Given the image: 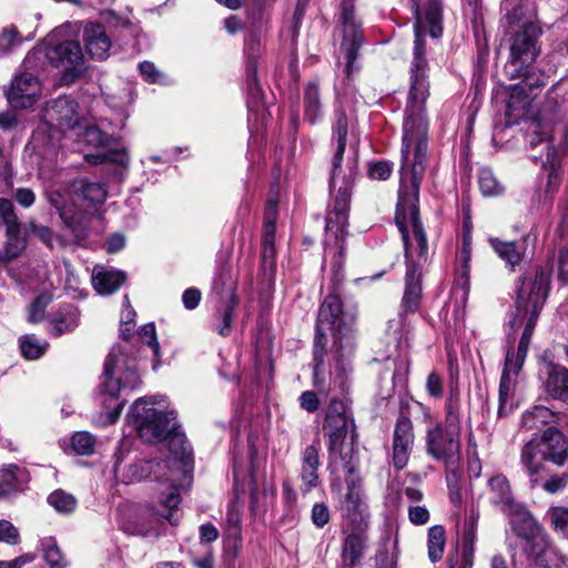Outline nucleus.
<instances>
[{
  "mask_svg": "<svg viewBox=\"0 0 568 568\" xmlns=\"http://www.w3.org/2000/svg\"><path fill=\"white\" fill-rule=\"evenodd\" d=\"M402 145V185L395 222L402 234L406 258L403 312L414 313L422 298V266L427 261L428 243L418 217V193L428 149V121L425 103L429 97L428 73H409Z\"/></svg>",
  "mask_w": 568,
  "mask_h": 568,
  "instance_id": "1",
  "label": "nucleus"
},
{
  "mask_svg": "<svg viewBox=\"0 0 568 568\" xmlns=\"http://www.w3.org/2000/svg\"><path fill=\"white\" fill-rule=\"evenodd\" d=\"M160 396H151L136 399L130 408L128 420L145 442L168 439L172 459L140 460L131 465L130 470L138 480L153 475L156 481L166 485L159 491V515L172 527H176L181 519V497L178 476L172 466L179 463L183 473L190 471L193 466V453L185 435L175 430V413L164 414L154 408Z\"/></svg>",
  "mask_w": 568,
  "mask_h": 568,
  "instance_id": "2",
  "label": "nucleus"
},
{
  "mask_svg": "<svg viewBox=\"0 0 568 568\" xmlns=\"http://www.w3.org/2000/svg\"><path fill=\"white\" fill-rule=\"evenodd\" d=\"M355 318V311L346 310L337 295L327 296L320 307L313 347V385L321 395L347 388L354 348L351 328Z\"/></svg>",
  "mask_w": 568,
  "mask_h": 568,
  "instance_id": "3",
  "label": "nucleus"
},
{
  "mask_svg": "<svg viewBox=\"0 0 568 568\" xmlns=\"http://www.w3.org/2000/svg\"><path fill=\"white\" fill-rule=\"evenodd\" d=\"M510 0H504L501 7L507 10L508 23L518 26L509 40V57L506 72L511 79L523 78V81L510 88L508 112L525 110L527 106V89L532 91L545 83L539 79L534 81L530 69L540 53L539 37L541 29L532 20L534 8L519 4L509 11Z\"/></svg>",
  "mask_w": 568,
  "mask_h": 568,
  "instance_id": "4",
  "label": "nucleus"
},
{
  "mask_svg": "<svg viewBox=\"0 0 568 568\" xmlns=\"http://www.w3.org/2000/svg\"><path fill=\"white\" fill-rule=\"evenodd\" d=\"M101 402L105 407V423L118 420L125 399L123 393L132 390L140 385V376L134 358L129 357L122 346L114 345L104 363Z\"/></svg>",
  "mask_w": 568,
  "mask_h": 568,
  "instance_id": "5",
  "label": "nucleus"
},
{
  "mask_svg": "<svg viewBox=\"0 0 568 568\" xmlns=\"http://www.w3.org/2000/svg\"><path fill=\"white\" fill-rule=\"evenodd\" d=\"M423 409L426 427V452L435 460L443 462L446 469L455 468L460 458V419L457 413L448 407L445 424L434 422L429 408L419 404Z\"/></svg>",
  "mask_w": 568,
  "mask_h": 568,
  "instance_id": "6",
  "label": "nucleus"
},
{
  "mask_svg": "<svg viewBox=\"0 0 568 568\" xmlns=\"http://www.w3.org/2000/svg\"><path fill=\"white\" fill-rule=\"evenodd\" d=\"M568 458V440L557 427H548L539 442L530 440L521 449L520 463L531 487L539 484L545 469L542 460L562 466Z\"/></svg>",
  "mask_w": 568,
  "mask_h": 568,
  "instance_id": "7",
  "label": "nucleus"
},
{
  "mask_svg": "<svg viewBox=\"0 0 568 568\" xmlns=\"http://www.w3.org/2000/svg\"><path fill=\"white\" fill-rule=\"evenodd\" d=\"M351 200V186L343 182L334 195L333 206L326 217L325 254L338 255L335 262L342 265L345 247L346 226L348 224V206Z\"/></svg>",
  "mask_w": 568,
  "mask_h": 568,
  "instance_id": "8",
  "label": "nucleus"
},
{
  "mask_svg": "<svg viewBox=\"0 0 568 568\" xmlns=\"http://www.w3.org/2000/svg\"><path fill=\"white\" fill-rule=\"evenodd\" d=\"M550 273L542 267L536 270L534 280L520 281L516 293L517 312L528 315L525 329L534 332L540 310L548 296Z\"/></svg>",
  "mask_w": 568,
  "mask_h": 568,
  "instance_id": "9",
  "label": "nucleus"
},
{
  "mask_svg": "<svg viewBox=\"0 0 568 568\" xmlns=\"http://www.w3.org/2000/svg\"><path fill=\"white\" fill-rule=\"evenodd\" d=\"M44 54L48 61L61 70V82L71 84L85 71V61L79 42L68 40L53 44L51 39L45 43Z\"/></svg>",
  "mask_w": 568,
  "mask_h": 568,
  "instance_id": "10",
  "label": "nucleus"
},
{
  "mask_svg": "<svg viewBox=\"0 0 568 568\" xmlns=\"http://www.w3.org/2000/svg\"><path fill=\"white\" fill-rule=\"evenodd\" d=\"M555 131L541 125L540 122L532 123V130L528 135V145L530 150V159L535 162L541 161L544 168L549 169L548 185H557L558 176L556 166L559 163V153L567 145L555 146Z\"/></svg>",
  "mask_w": 568,
  "mask_h": 568,
  "instance_id": "11",
  "label": "nucleus"
},
{
  "mask_svg": "<svg viewBox=\"0 0 568 568\" xmlns=\"http://www.w3.org/2000/svg\"><path fill=\"white\" fill-rule=\"evenodd\" d=\"M509 545L520 547L534 559L536 568H556L559 562L557 551L550 546L547 535H513Z\"/></svg>",
  "mask_w": 568,
  "mask_h": 568,
  "instance_id": "12",
  "label": "nucleus"
},
{
  "mask_svg": "<svg viewBox=\"0 0 568 568\" xmlns=\"http://www.w3.org/2000/svg\"><path fill=\"white\" fill-rule=\"evenodd\" d=\"M524 361L515 357V351L508 349L499 383L498 416H508L514 408L513 396Z\"/></svg>",
  "mask_w": 568,
  "mask_h": 568,
  "instance_id": "13",
  "label": "nucleus"
},
{
  "mask_svg": "<svg viewBox=\"0 0 568 568\" xmlns=\"http://www.w3.org/2000/svg\"><path fill=\"white\" fill-rule=\"evenodd\" d=\"M41 85L38 78L30 72L14 77L7 93L9 104L14 109H27L34 105L40 97Z\"/></svg>",
  "mask_w": 568,
  "mask_h": 568,
  "instance_id": "14",
  "label": "nucleus"
},
{
  "mask_svg": "<svg viewBox=\"0 0 568 568\" xmlns=\"http://www.w3.org/2000/svg\"><path fill=\"white\" fill-rule=\"evenodd\" d=\"M544 392L552 399L568 404V369L552 362H544L539 368Z\"/></svg>",
  "mask_w": 568,
  "mask_h": 568,
  "instance_id": "15",
  "label": "nucleus"
},
{
  "mask_svg": "<svg viewBox=\"0 0 568 568\" xmlns=\"http://www.w3.org/2000/svg\"><path fill=\"white\" fill-rule=\"evenodd\" d=\"M344 41L341 45L344 65L343 74L349 79L352 73L358 68L355 65L358 57V50L362 44V36L358 32L352 12L347 9L343 10Z\"/></svg>",
  "mask_w": 568,
  "mask_h": 568,
  "instance_id": "16",
  "label": "nucleus"
},
{
  "mask_svg": "<svg viewBox=\"0 0 568 568\" xmlns=\"http://www.w3.org/2000/svg\"><path fill=\"white\" fill-rule=\"evenodd\" d=\"M414 444L413 423L406 416L398 417L393 438V464L396 469H403L409 459Z\"/></svg>",
  "mask_w": 568,
  "mask_h": 568,
  "instance_id": "17",
  "label": "nucleus"
},
{
  "mask_svg": "<svg viewBox=\"0 0 568 568\" xmlns=\"http://www.w3.org/2000/svg\"><path fill=\"white\" fill-rule=\"evenodd\" d=\"M333 141L336 143L335 153L332 162V174L329 186L333 191L337 185V172L341 169V163L343 160V154L346 146V139L348 132V116L343 109H337L335 111V120L333 122Z\"/></svg>",
  "mask_w": 568,
  "mask_h": 568,
  "instance_id": "18",
  "label": "nucleus"
},
{
  "mask_svg": "<svg viewBox=\"0 0 568 568\" xmlns=\"http://www.w3.org/2000/svg\"><path fill=\"white\" fill-rule=\"evenodd\" d=\"M78 103L70 97H59L45 110V118L61 129H74L78 125Z\"/></svg>",
  "mask_w": 568,
  "mask_h": 568,
  "instance_id": "19",
  "label": "nucleus"
},
{
  "mask_svg": "<svg viewBox=\"0 0 568 568\" xmlns=\"http://www.w3.org/2000/svg\"><path fill=\"white\" fill-rule=\"evenodd\" d=\"M342 467L346 470L345 481L347 486L344 507L348 511L362 514L364 504L361 478L357 475L358 463L351 456L348 460H345L344 464H342Z\"/></svg>",
  "mask_w": 568,
  "mask_h": 568,
  "instance_id": "20",
  "label": "nucleus"
},
{
  "mask_svg": "<svg viewBox=\"0 0 568 568\" xmlns=\"http://www.w3.org/2000/svg\"><path fill=\"white\" fill-rule=\"evenodd\" d=\"M83 40L92 59L102 61L109 57L111 40L102 24L89 22L84 28Z\"/></svg>",
  "mask_w": 568,
  "mask_h": 568,
  "instance_id": "21",
  "label": "nucleus"
},
{
  "mask_svg": "<svg viewBox=\"0 0 568 568\" xmlns=\"http://www.w3.org/2000/svg\"><path fill=\"white\" fill-rule=\"evenodd\" d=\"M301 462V490L307 494L318 485L320 448L315 445L306 446L302 452Z\"/></svg>",
  "mask_w": 568,
  "mask_h": 568,
  "instance_id": "22",
  "label": "nucleus"
},
{
  "mask_svg": "<svg viewBox=\"0 0 568 568\" xmlns=\"http://www.w3.org/2000/svg\"><path fill=\"white\" fill-rule=\"evenodd\" d=\"M29 481L26 468L16 464L4 465L0 469V499L22 491Z\"/></svg>",
  "mask_w": 568,
  "mask_h": 568,
  "instance_id": "23",
  "label": "nucleus"
},
{
  "mask_svg": "<svg viewBox=\"0 0 568 568\" xmlns=\"http://www.w3.org/2000/svg\"><path fill=\"white\" fill-rule=\"evenodd\" d=\"M489 501L503 510L511 509L515 503L508 478L503 474H496L487 483Z\"/></svg>",
  "mask_w": 568,
  "mask_h": 568,
  "instance_id": "24",
  "label": "nucleus"
},
{
  "mask_svg": "<svg viewBox=\"0 0 568 568\" xmlns=\"http://www.w3.org/2000/svg\"><path fill=\"white\" fill-rule=\"evenodd\" d=\"M562 416L546 406H535L526 410L521 417V426L529 430H540L542 427H556L561 424Z\"/></svg>",
  "mask_w": 568,
  "mask_h": 568,
  "instance_id": "25",
  "label": "nucleus"
},
{
  "mask_svg": "<svg viewBox=\"0 0 568 568\" xmlns=\"http://www.w3.org/2000/svg\"><path fill=\"white\" fill-rule=\"evenodd\" d=\"M91 281L99 294L111 295L124 283L125 274L112 268L94 267Z\"/></svg>",
  "mask_w": 568,
  "mask_h": 568,
  "instance_id": "26",
  "label": "nucleus"
},
{
  "mask_svg": "<svg viewBox=\"0 0 568 568\" xmlns=\"http://www.w3.org/2000/svg\"><path fill=\"white\" fill-rule=\"evenodd\" d=\"M48 200L58 210L61 220L69 229L77 231L85 225L87 215L74 211L72 205H67L60 192L49 193Z\"/></svg>",
  "mask_w": 568,
  "mask_h": 568,
  "instance_id": "27",
  "label": "nucleus"
},
{
  "mask_svg": "<svg viewBox=\"0 0 568 568\" xmlns=\"http://www.w3.org/2000/svg\"><path fill=\"white\" fill-rule=\"evenodd\" d=\"M239 298L236 295L230 296L225 300L221 307L216 311L213 318L212 328L220 336H229L232 332L235 308L237 307Z\"/></svg>",
  "mask_w": 568,
  "mask_h": 568,
  "instance_id": "28",
  "label": "nucleus"
},
{
  "mask_svg": "<svg viewBox=\"0 0 568 568\" xmlns=\"http://www.w3.org/2000/svg\"><path fill=\"white\" fill-rule=\"evenodd\" d=\"M323 427H352L355 430L354 419L345 402L332 398Z\"/></svg>",
  "mask_w": 568,
  "mask_h": 568,
  "instance_id": "29",
  "label": "nucleus"
},
{
  "mask_svg": "<svg viewBox=\"0 0 568 568\" xmlns=\"http://www.w3.org/2000/svg\"><path fill=\"white\" fill-rule=\"evenodd\" d=\"M21 230L6 231V242L0 250V264L8 265L18 258L27 247V237L21 236Z\"/></svg>",
  "mask_w": 568,
  "mask_h": 568,
  "instance_id": "30",
  "label": "nucleus"
},
{
  "mask_svg": "<svg viewBox=\"0 0 568 568\" xmlns=\"http://www.w3.org/2000/svg\"><path fill=\"white\" fill-rule=\"evenodd\" d=\"M489 244L494 248L495 253L514 270L524 257V248L516 242L501 241L496 237L489 239Z\"/></svg>",
  "mask_w": 568,
  "mask_h": 568,
  "instance_id": "31",
  "label": "nucleus"
},
{
  "mask_svg": "<svg viewBox=\"0 0 568 568\" xmlns=\"http://www.w3.org/2000/svg\"><path fill=\"white\" fill-rule=\"evenodd\" d=\"M50 323L52 325V335L60 336L64 333H70L78 326L79 311L74 306H68L54 313Z\"/></svg>",
  "mask_w": 568,
  "mask_h": 568,
  "instance_id": "32",
  "label": "nucleus"
},
{
  "mask_svg": "<svg viewBox=\"0 0 568 568\" xmlns=\"http://www.w3.org/2000/svg\"><path fill=\"white\" fill-rule=\"evenodd\" d=\"M367 548L366 535H347L344 541L342 560L345 565L354 566L363 557Z\"/></svg>",
  "mask_w": 568,
  "mask_h": 568,
  "instance_id": "33",
  "label": "nucleus"
},
{
  "mask_svg": "<svg viewBox=\"0 0 568 568\" xmlns=\"http://www.w3.org/2000/svg\"><path fill=\"white\" fill-rule=\"evenodd\" d=\"M323 115V108L318 85L310 82L304 90V116L315 123Z\"/></svg>",
  "mask_w": 568,
  "mask_h": 568,
  "instance_id": "34",
  "label": "nucleus"
},
{
  "mask_svg": "<svg viewBox=\"0 0 568 568\" xmlns=\"http://www.w3.org/2000/svg\"><path fill=\"white\" fill-rule=\"evenodd\" d=\"M325 435L328 437V452L332 459H335L338 455L341 463L344 464L349 457H353L352 453H343L342 445L347 433H353L352 427H323Z\"/></svg>",
  "mask_w": 568,
  "mask_h": 568,
  "instance_id": "35",
  "label": "nucleus"
},
{
  "mask_svg": "<svg viewBox=\"0 0 568 568\" xmlns=\"http://www.w3.org/2000/svg\"><path fill=\"white\" fill-rule=\"evenodd\" d=\"M510 510V524L515 532H535L538 529L536 520L527 509L514 504Z\"/></svg>",
  "mask_w": 568,
  "mask_h": 568,
  "instance_id": "36",
  "label": "nucleus"
},
{
  "mask_svg": "<svg viewBox=\"0 0 568 568\" xmlns=\"http://www.w3.org/2000/svg\"><path fill=\"white\" fill-rule=\"evenodd\" d=\"M47 501L59 514H71L78 506L77 498L63 489L52 491L48 496Z\"/></svg>",
  "mask_w": 568,
  "mask_h": 568,
  "instance_id": "37",
  "label": "nucleus"
},
{
  "mask_svg": "<svg viewBox=\"0 0 568 568\" xmlns=\"http://www.w3.org/2000/svg\"><path fill=\"white\" fill-rule=\"evenodd\" d=\"M48 343L39 341L34 335H23L20 337V351L27 359H38L47 351Z\"/></svg>",
  "mask_w": 568,
  "mask_h": 568,
  "instance_id": "38",
  "label": "nucleus"
},
{
  "mask_svg": "<svg viewBox=\"0 0 568 568\" xmlns=\"http://www.w3.org/2000/svg\"><path fill=\"white\" fill-rule=\"evenodd\" d=\"M80 193L90 203L101 204L108 196V191L104 184L100 182L81 181Z\"/></svg>",
  "mask_w": 568,
  "mask_h": 568,
  "instance_id": "39",
  "label": "nucleus"
},
{
  "mask_svg": "<svg viewBox=\"0 0 568 568\" xmlns=\"http://www.w3.org/2000/svg\"><path fill=\"white\" fill-rule=\"evenodd\" d=\"M478 184L481 193L486 196H496L503 192V186L490 169H481L478 175Z\"/></svg>",
  "mask_w": 568,
  "mask_h": 568,
  "instance_id": "40",
  "label": "nucleus"
},
{
  "mask_svg": "<svg viewBox=\"0 0 568 568\" xmlns=\"http://www.w3.org/2000/svg\"><path fill=\"white\" fill-rule=\"evenodd\" d=\"M95 438L87 432H78L71 438V447L77 455H91L94 450Z\"/></svg>",
  "mask_w": 568,
  "mask_h": 568,
  "instance_id": "41",
  "label": "nucleus"
},
{
  "mask_svg": "<svg viewBox=\"0 0 568 568\" xmlns=\"http://www.w3.org/2000/svg\"><path fill=\"white\" fill-rule=\"evenodd\" d=\"M0 219L6 231L21 230V223L16 214L13 203L8 199H0Z\"/></svg>",
  "mask_w": 568,
  "mask_h": 568,
  "instance_id": "42",
  "label": "nucleus"
},
{
  "mask_svg": "<svg viewBox=\"0 0 568 568\" xmlns=\"http://www.w3.org/2000/svg\"><path fill=\"white\" fill-rule=\"evenodd\" d=\"M213 288L217 294H225L226 300L235 295V281L230 270L223 268L214 280Z\"/></svg>",
  "mask_w": 568,
  "mask_h": 568,
  "instance_id": "43",
  "label": "nucleus"
},
{
  "mask_svg": "<svg viewBox=\"0 0 568 568\" xmlns=\"http://www.w3.org/2000/svg\"><path fill=\"white\" fill-rule=\"evenodd\" d=\"M479 519V506L471 503L463 519L457 523V529L460 532H475Z\"/></svg>",
  "mask_w": 568,
  "mask_h": 568,
  "instance_id": "44",
  "label": "nucleus"
},
{
  "mask_svg": "<svg viewBox=\"0 0 568 568\" xmlns=\"http://www.w3.org/2000/svg\"><path fill=\"white\" fill-rule=\"evenodd\" d=\"M547 518L555 530L568 532V507H551L547 511Z\"/></svg>",
  "mask_w": 568,
  "mask_h": 568,
  "instance_id": "45",
  "label": "nucleus"
},
{
  "mask_svg": "<svg viewBox=\"0 0 568 568\" xmlns=\"http://www.w3.org/2000/svg\"><path fill=\"white\" fill-rule=\"evenodd\" d=\"M44 559L50 568H64L67 565L63 555L54 544L53 538H50L45 545Z\"/></svg>",
  "mask_w": 568,
  "mask_h": 568,
  "instance_id": "46",
  "label": "nucleus"
},
{
  "mask_svg": "<svg viewBox=\"0 0 568 568\" xmlns=\"http://www.w3.org/2000/svg\"><path fill=\"white\" fill-rule=\"evenodd\" d=\"M88 161L93 163L110 161L121 166H125L129 163V156L124 151H111L108 153H97L93 155H87Z\"/></svg>",
  "mask_w": 568,
  "mask_h": 568,
  "instance_id": "47",
  "label": "nucleus"
},
{
  "mask_svg": "<svg viewBox=\"0 0 568 568\" xmlns=\"http://www.w3.org/2000/svg\"><path fill=\"white\" fill-rule=\"evenodd\" d=\"M101 18L110 28H113V29H121V28L130 29L133 26V23L129 17L121 16L111 9L104 10L101 13Z\"/></svg>",
  "mask_w": 568,
  "mask_h": 568,
  "instance_id": "48",
  "label": "nucleus"
},
{
  "mask_svg": "<svg viewBox=\"0 0 568 568\" xmlns=\"http://www.w3.org/2000/svg\"><path fill=\"white\" fill-rule=\"evenodd\" d=\"M475 537L469 535L462 542L460 564L458 568H473Z\"/></svg>",
  "mask_w": 568,
  "mask_h": 568,
  "instance_id": "49",
  "label": "nucleus"
},
{
  "mask_svg": "<svg viewBox=\"0 0 568 568\" xmlns=\"http://www.w3.org/2000/svg\"><path fill=\"white\" fill-rule=\"evenodd\" d=\"M21 42V37L14 27L4 28L0 34V53H6Z\"/></svg>",
  "mask_w": 568,
  "mask_h": 568,
  "instance_id": "50",
  "label": "nucleus"
},
{
  "mask_svg": "<svg viewBox=\"0 0 568 568\" xmlns=\"http://www.w3.org/2000/svg\"><path fill=\"white\" fill-rule=\"evenodd\" d=\"M428 557L433 562L442 559L445 548L444 535H428Z\"/></svg>",
  "mask_w": 568,
  "mask_h": 568,
  "instance_id": "51",
  "label": "nucleus"
},
{
  "mask_svg": "<svg viewBox=\"0 0 568 568\" xmlns=\"http://www.w3.org/2000/svg\"><path fill=\"white\" fill-rule=\"evenodd\" d=\"M140 334V337L141 339L148 344L155 356L159 355V352H160V345H159V342L156 339V332H155V326L153 323H148L145 325H143L139 332Z\"/></svg>",
  "mask_w": 568,
  "mask_h": 568,
  "instance_id": "52",
  "label": "nucleus"
},
{
  "mask_svg": "<svg viewBox=\"0 0 568 568\" xmlns=\"http://www.w3.org/2000/svg\"><path fill=\"white\" fill-rule=\"evenodd\" d=\"M50 302V297L47 295L38 296L30 306L29 321L31 323H38L43 318L44 310Z\"/></svg>",
  "mask_w": 568,
  "mask_h": 568,
  "instance_id": "53",
  "label": "nucleus"
},
{
  "mask_svg": "<svg viewBox=\"0 0 568 568\" xmlns=\"http://www.w3.org/2000/svg\"><path fill=\"white\" fill-rule=\"evenodd\" d=\"M426 390L434 398H440L444 394L443 379L437 372H432L426 379Z\"/></svg>",
  "mask_w": 568,
  "mask_h": 568,
  "instance_id": "54",
  "label": "nucleus"
},
{
  "mask_svg": "<svg viewBox=\"0 0 568 568\" xmlns=\"http://www.w3.org/2000/svg\"><path fill=\"white\" fill-rule=\"evenodd\" d=\"M223 547L225 558L229 561L233 560L236 557L239 549L241 548L240 535H224Z\"/></svg>",
  "mask_w": 568,
  "mask_h": 568,
  "instance_id": "55",
  "label": "nucleus"
},
{
  "mask_svg": "<svg viewBox=\"0 0 568 568\" xmlns=\"http://www.w3.org/2000/svg\"><path fill=\"white\" fill-rule=\"evenodd\" d=\"M568 483V473H564L561 475H556L547 479L542 487L549 494H556L561 491Z\"/></svg>",
  "mask_w": 568,
  "mask_h": 568,
  "instance_id": "56",
  "label": "nucleus"
},
{
  "mask_svg": "<svg viewBox=\"0 0 568 568\" xmlns=\"http://www.w3.org/2000/svg\"><path fill=\"white\" fill-rule=\"evenodd\" d=\"M446 479L448 484V488L450 490V500L455 505H458L462 503V494L459 490V487L457 485L458 476L455 471V468L447 469Z\"/></svg>",
  "mask_w": 568,
  "mask_h": 568,
  "instance_id": "57",
  "label": "nucleus"
},
{
  "mask_svg": "<svg viewBox=\"0 0 568 568\" xmlns=\"http://www.w3.org/2000/svg\"><path fill=\"white\" fill-rule=\"evenodd\" d=\"M13 197L16 202L24 209L31 207L36 202V194L31 189L19 187L14 191Z\"/></svg>",
  "mask_w": 568,
  "mask_h": 568,
  "instance_id": "58",
  "label": "nucleus"
},
{
  "mask_svg": "<svg viewBox=\"0 0 568 568\" xmlns=\"http://www.w3.org/2000/svg\"><path fill=\"white\" fill-rule=\"evenodd\" d=\"M329 520V510L324 504H315L312 509V521L317 528H323Z\"/></svg>",
  "mask_w": 568,
  "mask_h": 568,
  "instance_id": "59",
  "label": "nucleus"
},
{
  "mask_svg": "<svg viewBox=\"0 0 568 568\" xmlns=\"http://www.w3.org/2000/svg\"><path fill=\"white\" fill-rule=\"evenodd\" d=\"M27 229L38 236L45 245L52 246V231L48 226L38 225L34 221H30Z\"/></svg>",
  "mask_w": 568,
  "mask_h": 568,
  "instance_id": "60",
  "label": "nucleus"
},
{
  "mask_svg": "<svg viewBox=\"0 0 568 568\" xmlns=\"http://www.w3.org/2000/svg\"><path fill=\"white\" fill-rule=\"evenodd\" d=\"M139 70L145 81L150 83L162 82V74L158 71L155 65L152 62L144 61L139 64Z\"/></svg>",
  "mask_w": 568,
  "mask_h": 568,
  "instance_id": "61",
  "label": "nucleus"
},
{
  "mask_svg": "<svg viewBox=\"0 0 568 568\" xmlns=\"http://www.w3.org/2000/svg\"><path fill=\"white\" fill-rule=\"evenodd\" d=\"M392 168L387 162H376L369 166L368 174L374 180L384 181L389 178Z\"/></svg>",
  "mask_w": 568,
  "mask_h": 568,
  "instance_id": "62",
  "label": "nucleus"
},
{
  "mask_svg": "<svg viewBox=\"0 0 568 568\" xmlns=\"http://www.w3.org/2000/svg\"><path fill=\"white\" fill-rule=\"evenodd\" d=\"M300 405L308 413H314L320 407L317 394L312 390L303 392L300 396Z\"/></svg>",
  "mask_w": 568,
  "mask_h": 568,
  "instance_id": "63",
  "label": "nucleus"
},
{
  "mask_svg": "<svg viewBox=\"0 0 568 568\" xmlns=\"http://www.w3.org/2000/svg\"><path fill=\"white\" fill-rule=\"evenodd\" d=\"M557 267L558 278L562 283L568 284V246H564L559 250Z\"/></svg>",
  "mask_w": 568,
  "mask_h": 568,
  "instance_id": "64",
  "label": "nucleus"
}]
</instances>
